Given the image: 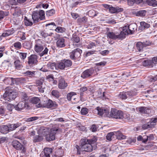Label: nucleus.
Here are the masks:
<instances>
[{
	"label": "nucleus",
	"instance_id": "obj_7",
	"mask_svg": "<svg viewBox=\"0 0 157 157\" xmlns=\"http://www.w3.org/2000/svg\"><path fill=\"white\" fill-rule=\"evenodd\" d=\"M108 117L122 119L124 117V114L123 112L121 110L112 109L110 113L108 114Z\"/></svg>",
	"mask_w": 157,
	"mask_h": 157
},
{
	"label": "nucleus",
	"instance_id": "obj_60",
	"mask_svg": "<svg viewBox=\"0 0 157 157\" xmlns=\"http://www.w3.org/2000/svg\"><path fill=\"white\" fill-rule=\"evenodd\" d=\"M117 138L119 139H124L126 136L121 133H120L117 136Z\"/></svg>",
	"mask_w": 157,
	"mask_h": 157
},
{
	"label": "nucleus",
	"instance_id": "obj_26",
	"mask_svg": "<svg viewBox=\"0 0 157 157\" xmlns=\"http://www.w3.org/2000/svg\"><path fill=\"white\" fill-rule=\"evenodd\" d=\"M14 32V29L12 28L5 31L2 35L3 37H5L9 36L13 34Z\"/></svg>",
	"mask_w": 157,
	"mask_h": 157
},
{
	"label": "nucleus",
	"instance_id": "obj_17",
	"mask_svg": "<svg viewBox=\"0 0 157 157\" xmlns=\"http://www.w3.org/2000/svg\"><path fill=\"white\" fill-rule=\"evenodd\" d=\"M98 114L100 116L104 115V116L108 117V114L109 113V110L107 109L98 108Z\"/></svg>",
	"mask_w": 157,
	"mask_h": 157
},
{
	"label": "nucleus",
	"instance_id": "obj_55",
	"mask_svg": "<svg viewBox=\"0 0 157 157\" xmlns=\"http://www.w3.org/2000/svg\"><path fill=\"white\" fill-rule=\"evenodd\" d=\"M34 72L35 71H34L32 72L29 71H28L26 72H25L24 74L26 75H29L30 76L34 75Z\"/></svg>",
	"mask_w": 157,
	"mask_h": 157
},
{
	"label": "nucleus",
	"instance_id": "obj_19",
	"mask_svg": "<svg viewBox=\"0 0 157 157\" xmlns=\"http://www.w3.org/2000/svg\"><path fill=\"white\" fill-rule=\"evenodd\" d=\"M123 11V9L121 8H120L118 7H113L112 6L109 9V11L112 13H115L122 12Z\"/></svg>",
	"mask_w": 157,
	"mask_h": 157
},
{
	"label": "nucleus",
	"instance_id": "obj_42",
	"mask_svg": "<svg viewBox=\"0 0 157 157\" xmlns=\"http://www.w3.org/2000/svg\"><path fill=\"white\" fill-rule=\"evenodd\" d=\"M40 101V99L37 97H34L31 98V102L33 104H37V103H39Z\"/></svg>",
	"mask_w": 157,
	"mask_h": 157
},
{
	"label": "nucleus",
	"instance_id": "obj_6",
	"mask_svg": "<svg viewBox=\"0 0 157 157\" xmlns=\"http://www.w3.org/2000/svg\"><path fill=\"white\" fill-rule=\"evenodd\" d=\"M32 17L34 21H38L39 19L43 20L45 18L44 12L42 10L34 11L33 13Z\"/></svg>",
	"mask_w": 157,
	"mask_h": 157
},
{
	"label": "nucleus",
	"instance_id": "obj_48",
	"mask_svg": "<svg viewBox=\"0 0 157 157\" xmlns=\"http://www.w3.org/2000/svg\"><path fill=\"white\" fill-rule=\"evenodd\" d=\"M58 67L61 70L65 69L66 68L63 60L58 64Z\"/></svg>",
	"mask_w": 157,
	"mask_h": 157
},
{
	"label": "nucleus",
	"instance_id": "obj_41",
	"mask_svg": "<svg viewBox=\"0 0 157 157\" xmlns=\"http://www.w3.org/2000/svg\"><path fill=\"white\" fill-rule=\"evenodd\" d=\"M13 46L17 49H20L22 47L21 43L19 41L13 44Z\"/></svg>",
	"mask_w": 157,
	"mask_h": 157
},
{
	"label": "nucleus",
	"instance_id": "obj_30",
	"mask_svg": "<svg viewBox=\"0 0 157 157\" xmlns=\"http://www.w3.org/2000/svg\"><path fill=\"white\" fill-rule=\"evenodd\" d=\"M136 49L139 52L142 51L144 47V44L143 42H138L136 44Z\"/></svg>",
	"mask_w": 157,
	"mask_h": 157
},
{
	"label": "nucleus",
	"instance_id": "obj_24",
	"mask_svg": "<svg viewBox=\"0 0 157 157\" xmlns=\"http://www.w3.org/2000/svg\"><path fill=\"white\" fill-rule=\"evenodd\" d=\"M71 40L74 43H79L78 44H77V47L80 46L82 45V43H80V39L79 37L76 35H75L73 36L71 38Z\"/></svg>",
	"mask_w": 157,
	"mask_h": 157
},
{
	"label": "nucleus",
	"instance_id": "obj_1",
	"mask_svg": "<svg viewBox=\"0 0 157 157\" xmlns=\"http://www.w3.org/2000/svg\"><path fill=\"white\" fill-rule=\"evenodd\" d=\"M97 138L95 136L91 139H87L86 138L82 139L80 140V146L76 145L75 148V150L77 151V154L78 155L81 154V151H86L90 152L93 150V145L97 141Z\"/></svg>",
	"mask_w": 157,
	"mask_h": 157
},
{
	"label": "nucleus",
	"instance_id": "obj_40",
	"mask_svg": "<svg viewBox=\"0 0 157 157\" xmlns=\"http://www.w3.org/2000/svg\"><path fill=\"white\" fill-rule=\"evenodd\" d=\"M76 95V94L73 92H71L67 94V100L69 101H71L74 96Z\"/></svg>",
	"mask_w": 157,
	"mask_h": 157
},
{
	"label": "nucleus",
	"instance_id": "obj_18",
	"mask_svg": "<svg viewBox=\"0 0 157 157\" xmlns=\"http://www.w3.org/2000/svg\"><path fill=\"white\" fill-rule=\"evenodd\" d=\"M136 110L141 114H147L150 112V109L149 108L145 107H140L137 108Z\"/></svg>",
	"mask_w": 157,
	"mask_h": 157
},
{
	"label": "nucleus",
	"instance_id": "obj_59",
	"mask_svg": "<svg viewBox=\"0 0 157 157\" xmlns=\"http://www.w3.org/2000/svg\"><path fill=\"white\" fill-rule=\"evenodd\" d=\"M143 137V141L142 142L144 143H146L148 141V136L146 135H144Z\"/></svg>",
	"mask_w": 157,
	"mask_h": 157
},
{
	"label": "nucleus",
	"instance_id": "obj_46",
	"mask_svg": "<svg viewBox=\"0 0 157 157\" xmlns=\"http://www.w3.org/2000/svg\"><path fill=\"white\" fill-rule=\"evenodd\" d=\"M89 110L86 108H83L81 111V114L82 115H85L88 113Z\"/></svg>",
	"mask_w": 157,
	"mask_h": 157
},
{
	"label": "nucleus",
	"instance_id": "obj_64",
	"mask_svg": "<svg viewBox=\"0 0 157 157\" xmlns=\"http://www.w3.org/2000/svg\"><path fill=\"white\" fill-rule=\"evenodd\" d=\"M152 62V65L153 64H156L157 63V56L153 58L151 60Z\"/></svg>",
	"mask_w": 157,
	"mask_h": 157
},
{
	"label": "nucleus",
	"instance_id": "obj_51",
	"mask_svg": "<svg viewBox=\"0 0 157 157\" xmlns=\"http://www.w3.org/2000/svg\"><path fill=\"white\" fill-rule=\"evenodd\" d=\"M55 13V11L53 9H51L46 12V14L48 16H52Z\"/></svg>",
	"mask_w": 157,
	"mask_h": 157
},
{
	"label": "nucleus",
	"instance_id": "obj_50",
	"mask_svg": "<svg viewBox=\"0 0 157 157\" xmlns=\"http://www.w3.org/2000/svg\"><path fill=\"white\" fill-rule=\"evenodd\" d=\"M55 31L58 33H63L65 31V29L61 27H58L55 29Z\"/></svg>",
	"mask_w": 157,
	"mask_h": 157
},
{
	"label": "nucleus",
	"instance_id": "obj_9",
	"mask_svg": "<svg viewBox=\"0 0 157 157\" xmlns=\"http://www.w3.org/2000/svg\"><path fill=\"white\" fill-rule=\"evenodd\" d=\"M30 109L29 105L27 102L21 101L15 106V109L18 111H21L24 109Z\"/></svg>",
	"mask_w": 157,
	"mask_h": 157
},
{
	"label": "nucleus",
	"instance_id": "obj_56",
	"mask_svg": "<svg viewBox=\"0 0 157 157\" xmlns=\"http://www.w3.org/2000/svg\"><path fill=\"white\" fill-rule=\"evenodd\" d=\"M50 68L53 70H56V64L55 63H52L50 64L49 66Z\"/></svg>",
	"mask_w": 157,
	"mask_h": 157
},
{
	"label": "nucleus",
	"instance_id": "obj_57",
	"mask_svg": "<svg viewBox=\"0 0 157 157\" xmlns=\"http://www.w3.org/2000/svg\"><path fill=\"white\" fill-rule=\"evenodd\" d=\"M48 51V49L47 47H46L44 50L40 54V56H43L44 55L47 54Z\"/></svg>",
	"mask_w": 157,
	"mask_h": 157
},
{
	"label": "nucleus",
	"instance_id": "obj_47",
	"mask_svg": "<svg viewBox=\"0 0 157 157\" xmlns=\"http://www.w3.org/2000/svg\"><path fill=\"white\" fill-rule=\"evenodd\" d=\"M52 96L56 98H58L60 96L59 92L57 90H53L52 92Z\"/></svg>",
	"mask_w": 157,
	"mask_h": 157
},
{
	"label": "nucleus",
	"instance_id": "obj_16",
	"mask_svg": "<svg viewBox=\"0 0 157 157\" xmlns=\"http://www.w3.org/2000/svg\"><path fill=\"white\" fill-rule=\"evenodd\" d=\"M38 133L41 136H42L43 137L46 136L47 134H48V129L46 128L43 127H41L40 129L38 131Z\"/></svg>",
	"mask_w": 157,
	"mask_h": 157
},
{
	"label": "nucleus",
	"instance_id": "obj_10",
	"mask_svg": "<svg viewBox=\"0 0 157 157\" xmlns=\"http://www.w3.org/2000/svg\"><path fill=\"white\" fill-rule=\"evenodd\" d=\"M82 52V50L79 48L75 49L70 52V57L72 59L75 60L80 57Z\"/></svg>",
	"mask_w": 157,
	"mask_h": 157
},
{
	"label": "nucleus",
	"instance_id": "obj_32",
	"mask_svg": "<svg viewBox=\"0 0 157 157\" xmlns=\"http://www.w3.org/2000/svg\"><path fill=\"white\" fill-rule=\"evenodd\" d=\"M155 125V124H153L150 122H148L147 123L143 124L142 127L143 129H146L149 128L154 127Z\"/></svg>",
	"mask_w": 157,
	"mask_h": 157
},
{
	"label": "nucleus",
	"instance_id": "obj_36",
	"mask_svg": "<svg viewBox=\"0 0 157 157\" xmlns=\"http://www.w3.org/2000/svg\"><path fill=\"white\" fill-rule=\"evenodd\" d=\"M25 23L26 26H31L33 24L31 20L28 19L26 17H25Z\"/></svg>",
	"mask_w": 157,
	"mask_h": 157
},
{
	"label": "nucleus",
	"instance_id": "obj_44",
	"mask_svg": "<svg viewBox=\"0 0 157 157\" xmlns=\"http://www.w3.org/2000/svg\"><path fill=\"white\" fill-rule=\"evenodd\" d=\"M114 135V133L113 132H111L108 133L106 136V139L107 140L109 141L111 140L112 138L113 137Z\"/></svg>",
	"mask_w": 157,
	"mask_h": 157
},
{
	"label": "nucleus",
	"instance_id": "obj_37",
	"mask_svg": "<svg viewBox=\"0 0 157 157\" xmlns=\"http://www.w3.org/2000/svg\"><path fill=\"white\" fill-rule=\"evenodd\" d=\"M17 53H19V56L21 59L24 60L26 57L27 55L26 53L20 52L19 51H17Z\"/></svg>",
	"mask_w": 157,
	"mask_h": 157
},
{
	"label": "nucleus",
	"instance_id": "obj_23",
	"mask_svg": "<svg viewBox=\"0 0 157 157\" xmlns=\"http://www.w3.org/2000/svg\"><path fill=\"white\" fill-rule=\"evenodd\" d=\"M5 82L9 85H13L16 82V80L12 78L7 77L4 79Z\"/></svg>",
	"mask_w": 157,
	"mask_h": 157
},
{
	"label": "nucleus",
	"instance_id": "obj_25",
	"mask_svg": "<svg viewBox=\"0 0 157 157\" xmlns=\"http://www.w3.org/2000/svg\"><path fill=\"white\" fill-rule=\"evenodd\" d=\"M14 66L16 69H19L23 67L22 63L19 59H17L14 61Z\"/></svg>",
	"mask_w": 157,
	"mask_h": 157
},
{
	"label": "nucleus",
	"instance_id": "obj_62",
	"mask_svg": "<svg viewBox=\"0 0 157 157\" xmlns=\"http://www.w3.org/2000/svg\"><path fill=\"white\" fill-rule=\"evenodd\" d=\"M150 123L155 124H156V123L157 122V118H151L150 121Z\"/></svg>",
	"mask_w": 157,
	"mask_h": 157
},
{
	"label": "nucleus",
	"instance_id": "obj_39",
	"mask_svg": "<svg viewBox=\"0 0 157 157\" xmlns=\"http://www.w3.org/2000/svg\"><path fill=\"white\" fill-rule=\"evenodd\" d=\"M143 65L145 66H152V62L151 60H144L142 63Z\"/></svg>",
	"mask_w": 157,
	"mask_h": 157
},
{
	"label": "nucleus",
	"instance_id": "obj_20",
	"mask_svg": "<svg viewBox=\"0 0 157 157\" xmlns=\"http://www.w3.org/2000/svg\"><path fill=\"white\" fill-rule=\"evenodd\" d=\"M12 144L13 147L17 150H21L23 148V145L17 140H14Z\"/></svg>",
	"mask_w": 157,
	"mask_h": 157
},
{
	"label": "nucleus",
	"instance_id": "obj_4",
	"mask_svg": "<svg viewBox=\"0 0 157 157\" xmlns=\"http://www.w3.org/2000/svg\"><path fill=\"white\" fill-rule=\"evenodd\" d=\"M137 28L136 24L134 23L131 24L129 25L127 24L124 27L122 31L124 34V37L126 35L133 33L136 30Z\"/></svg>",
	"mask_w": 157,
	"mask_h": 157
},
{
	"label": "nucleus",
	"instance_id": "obj_27",
	"mask_svg": "<svg viewBox=\"0 0 157 157\" xmlns=\"http://www.w3.org/2000/svg\"><path fill=\"white\" fill-rule=\"evenodd\" d=\"M21 125V124L19 123H17L16 124H9L7 127L9 128V132L10 131H13L15 130L16 128L18 127Z\"/></svg>",
	"mask_w": 157,
	"mask_h": 157
},
{
	"label": "nucleus",
	"instance_id": "obj_2",
	"mask_svg": "<svg viewBox=\"0 0 157 157\" xmlns=\"http://www.w3.org/2000/svg\"><path fill=\"white\" fill-rule=\"evenodd\" d=\"M5 90V93L3 95L4 100L9 101L14 100L16 97L17 93L12 89L11 87L8 86Z\"/></svg>",
	"mask_w": 157,
	"mask_h": 157
},
{
	"label": "nucleus",
	"instance_id": "obj_3",
	"mask_svg": "<svg viewBox=\"0 0 157 157\" xmlns=\"http://www.w3.org/2000/svg\"><path fill=\"white\" fill-rule=\"evenodd\" d=\"M107 31L105 34L108 38L113 40H116L117 39H122L124 38V34L121 31L120 34H119L117 33L113 32L110 31L108 28L106 29Z\"/></svg>",
	"mask_w": 157,
	"mask_h": 157
},
{
	"label": "nucleus",
	"instance_id": "obj_8",
	"mask_svg": "<svg viewBox=\"0 0 157 157\" xmlns=\"http://www.w3.org/2000/svg\"><path fill=\"white\" fill-rule=\"evenodd\" d=\"M57 105L54 103L50 100L46 101L44 103L42 104L39 103L36 105L37 107L39 108L41 107H46L48 108H54L56 107Z\"/></svg>",
	"mask_w": 157,
	"mask_h": 157
},
{
	"label": "nucleus",
	"instance_id": "obj_28",
	"mask_svg": "<svg viewBox=\"0 0 157 157\" xmlns=\"http://www.w3.org/2000/svg\"><path fill=\"white\" fill-rule=\"evenodd\" d=\"M9 132V128L7 125H2L0 126V132L6 134Z\"/></svg>",
	"mask_w": 157,
	"mask_h": 157
},
{
	"label": "nucleus",
	"instance_id": "obj_45",
	"mask_svg": "<svg viewBox=\"0 0 157 157\" xmlns=\"http://www.w3.org/2000/svg\"><path fill=\"white\" fill-rule=\"evenodd\" d=\"M146 12L145 10H140L137 12L136 15L138 16L144 17L145 15Z\"/></svg>",
	"mask_w": 157,
	"mask_h": 157
},
{
	"label": "nucleus",
	"instance_id": "obj_58",
	"mask_svg": "<svg viewBox=\"0 0 157 157\" xmlns=\"http://www.w3.org/2000/svg\"><path fill=\"white\" fill-rule=\"evenodd\" d=\"M44 43H42V42L40 40H38L37 41L36 44L35 46H42L44 47Z\"/></svg>",
	"mask_w": 157,
	"mask_h": 157
},
{
	"label": "nucleus",
	"instance_id": "obj_49",
	"mask_svg": "<svg viewBox=\"0 0 157 157\" xmlns=\"http://www.w3.org/2000/svg\"><path fill=\"white\" fill-rule=\"evenodd\" d=\"M97 92L98 93V97L101 98L103 99H104L105 98L104 92H103L102 93L101 92V90H99L97 91Z\"/></svg>",
	"mask_w": 157,
	"mask_h": 157
},
{
	"label": "nucleus",
	"instance_id": "obj_22",
	"mask_svg": "<svg viewBox=\"0 0 157 157\" xmlns=\"http://www.w3.org/2000/svg\"><path fill=\"white\" fill-rule=\"evenodd\" d=\"M65 40L63 38H59L56 42L57 46L58 47L62 48L65 46Z\"/></svg>",
	"mask_w": 157,
	"mask_h": 157
},
{
	"label": "nucleus",
	"instance_id": "obj_33",
	"mask_svg": "<svg viewBox=\"0 0 157 157\" xmlns=\"http://www.w3.org/2000/svg\"><path fill=\"white\" fill-rule=\"evenodd\" d=\"M150 27V24L144 22L142 21L140 22V27L142 29H147Z\"/></svg>",
	"mask_w": 157,
	"mask_h": 157
},
{
	"label": "nucleus",
	"instance_id": "obj_29",
	"mask_svg": "<svg viewBox=\"0 0 157 157\" xmlns=\"http://www.w3.org/2000/svg\"><path fill=\"white\" fill-rule=\"evenodd\" d=\"M146 3L150 6L155 7L157 6V1L156 0H147Z\"/></svg>",
	"mask_w": 157,
	"mask_h": 157
},
{
	"label": "nucleus",
	"instance_id": "obj_15",
	"mask_svg": "<svg viewBox=\"0 0 157 157\" xmlns=\"http://www.w3.org/2000/svg\"><path fill=\"white\" fill-rule=\"evenodd\" d=\"M133 95L130 92H121L118 95V97L122 99H125L129 97H132Z\"/></svg>",
	"mask_w": 157,
	"mask_h": 157
},
{
	"label": "nucleus",
	"instance_id": "obj_63",
	"mask_svg": "<svg viewBox=\"0 0 157 157\" xmlns=\"http://www.w3.org/2000/svg\"><path fill=\"white\" fill-rule=\"evenodd\" d=\"M95 52L96 51L95 50L89 51L86 53V56H90L94 54Z\"/></svg>",
	"mask_w": 157,
	"mask_h": 157
},
{
	"label": "nucleus",
	"instance_id": "obj_12",
	"mask_svg": "<svg viewBox=\"0 0 157 157\" xmlns=\"http://www.w3.org/2000/svg\"><path fill=\"white\" fill-rule=\"evenodd\" d=\"M67 86V84L64 78L62 77L59 78L58 81V87L60 89H64Z\"/></svg>",
	"mask_w": 157,
	"mask_h": 157
},
{
	"label": "nucleus",
	"instance_id": "obj_53",
	"mask_svg": "<svg viewBox=\"0 0 157 157\" xmlns=\"http://www.w3.org/2000/svg\"><path fill=\"white\" fill-rule=\"evenodd\" d=\"M39 119V117H29L27 118V121L29 122L32 121L36 120Z\"/></svg>",
	"mask_w": 157,
	"mask_h": 157
},
{
	"label": "nucleus",
	"instance_id": "obj_5",
	"mask_svg": "<svg viewBox=\"0 0 157 157\" xmlns=\"http://www.w3.org/2000/svg\"><path fill=\"white\" fill-rule=\"evenodd\" d=\"M58 131L60 132H62V130L57 127H54L52 128L51 131L50 133L47 134L46 136V139L48 141H51L55 139L56 132Z\"/></svg>",
	"mask_w": 157,
	"mask_h": 157
},
{
	"label": "nucleus",
	"instance_id": "obj_14",
	"mask_svg": "<svg viewBox=\"0 0 157 157\" xmlns=\"http://www.w3.org/2000/svg\"><path fill=\"white\" fill-rule=\"evenodd\" d=\"M37 56L35 55H32L28 57V63L29 65L36 64L37 63Z\"/></svg>",
	"mask_w": 157,
	"mask_h": 157
},
{
	"label": "nucleus",
	"instance_id": "obj_54",
	"mask_svg": "<svg viewBox=\"0 0 157 157\" xmlns=\"http://www.w3.org/2000/svg\"><path fill=\"white\" fill-rule=\"evenodd\" d=\"M7 108L8 110L12 111L14 108H15V106L12 104H9L7 105Z\"/></svg>",
	"mask_w": 157,
	"mask_h": 157
},
{
	"label": "nucleus",
	"instance_id": "obj_34",
	"mask_svg": "<svg viewBox=\"0 0 157 157\" xmlns=\"http://www.w3.org/2000/svg\"><path fill=\"white\" fill-rule=\"evenodd\" d=\"M63 61L65 64V66L66 68L70 67L72 65V63L70 60L64 59L63 60Z\"/></svg>",
	"mask_w": 157,
	"mask_h": 157
},
{
	"label": "nucleus",
	"instance_id": "obj_61",
	"mask_svg": "<svg viewBox=\"0 0 157 157\" xmlns=\"http://www.w3.org/2000/svg\"><path fill=\"white\" fill-rule=\"evenodd\" d=\"M128 4L130 6H132L135 3V0H127Z\"/></svg>",
	"mask_w": 157,
	"mask_h": 157
},
{
	"label": "nucleus",
	"instance_id": "obj_43",
	"mask_svg": "<svg viewBox=\"0 0 157 157\" xmlns=\"http://www.w3.org/2000/svg\"><path fill=\"white\" fill-rule=\"evenodd\" d=\"M40 34L42 36L44 37H46L48 36H51L52 35V33H48L47 32L45 31H42L41 32Z\"/></svg>",
	"mask_w": 157,
	"mask_h": 157
},
{
	"label": "nucleus",
	"instance_id": "obj_11",
	"mask_svg": "<svg viewBox=\"0 0 157 157\" xmlns=\"http://www.w3.org/2000/svg\"><path fill=\"white\" fill-rule=\"evenodd\" d=\"M94 71V70L92 68L87 69L83 72L81 77L83 78H88L91 76Z\"/></svg>",
	"mask_w": 157,
	"mask_h": 157
},
{
	"label": "nucleus",
	"instance_id": "obj_35",
	"mask_svg": "<svg viewBox=\"0 0 157 157\" xmlns=\"http://www.w3.org/2000/svg\"><path fill=\"white\" fill-rule=\"evenodd\" d=\"M85 46L87 49H90L94 48V47H96V44H95V43L90 41L87 44L85 45Z\"/></svg>",
	"mask_w": 157,
	"mask_h": 157
},
{
	"label": "nucleus",
	"instance_id": "obj_38",
	"mask_svg": "<svg viewBox=\"0 0 157 157\" xmlns=\"http://www.w3.org/2000/svg\"><path fill=\"white\" fill-rule=\"evenodd\" d=\"M21 99L22 101L26 102V101L29 99V98L26 93H22L21 94Z\"/></svg>",
	"mask_w": 157,
	"mask_h": 157
},
{
	"label": "nucleus",
	"instance_id": "obj_31",
	"mask_svg": "<svg viewBox=\"0 0 157 157\" xmlns=\"http://www.w3.org/2000/svg\"><path fill=\"white\" fill-rule=\"evenodd\" d=\"M43 139L42 136L38 134L33 137V141L34 142H37L41 141Z\"/></svg>",
	"mask_w": 157,
	"mask_h": 157
},
{
	"label": "nucleus",
	"instance_id": "obj_21",
	"mask_svg": "<svg viewBox=\"0 0 157 157\" xmlns=\"http://www.w3.org/2000/svg\"><path fill=\"white\" fill-rule=\"evenodd\" d=\"M52 152V149L51 148L46 147L44 149V155L42 156V155H40L41 157H50V154Z\"/></svg>",
	"mask_w": 157,
	"mask_h": 157
},
{
	"label": "nucleus",
	"instance_id": "obj_52",
	"mask_svg": "<svg viewBox=\"0 0 157 157\" xmlns=\"http://www.w3.org/2000/svg\"><path fill=\"white\" fill-rule=\"evenodd\" d=\"M44 47L42 46H35V51L36 52H41L42 50H43Z\"/></svg>",
	"mask_w": 157,
	"mask_h": 157
},
{
	"label": "nucleus",
	"instance_id": "obj_13",
	"mask_svg": "<svg viewBox=\"0 0 157 157\" xmlns=\"http://www.w3.org/2000/svg\"><path fill=\"white\" fill-rule=\"evenodd\" d=\"M44 81L43 79H41L40 80L36 81V84L38 86V88L39 92L43 93L44 91V89L45 88L44 85H43V82Z\"/></svg>",
	"mask_w": 157,
	"mask_h": 157
}]
</instances>
